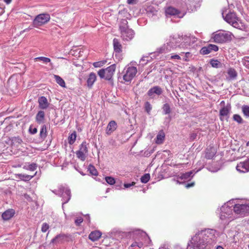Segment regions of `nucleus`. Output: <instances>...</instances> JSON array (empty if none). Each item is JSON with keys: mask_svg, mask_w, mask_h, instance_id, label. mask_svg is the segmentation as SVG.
<instances>
[{"mask_svg": "<svg viewBox=\"0 0 249 249\" xmlns=\"http://www.w3.org/2000/svg\"><path fill=\"white\" fill-rule=\"evenodd\" d=\"M196 38L190 36H171L166 44H163L158 49L160 53H166L175 49L178 48L185 50L188 49L194 43Z\"/></svg>", "mask_w": 249, "mask_h": 249, "instance_id": "1", "label": "nucleus"}, {"mask_svg": "<svg viewBox=\"0 0 249 249\" xmlns=\"http://www.w3.org/2000/svg\"><path fill=\"white\" fill-rule=\"evenodd\" d=\"M215 231L213 229H205L196 233L192 238L189 246L193 249H206L216 242Z\"/></svg>", "mask_w": 249, "mask_h": 249, "instance_id": "2", "label": "nucleus"}, {"mask_svg": "<svg viewBox=\"0 0 249 249\" xmlns=\"http://www.w3.org/2000/svg\"><path fill=\"white\" fill-rule=\"evenodd\" d=\"M233 209L230 207L228 204H225L220 208V219L225 224H228L230 221L233 220L235 217L232 213Z\"/></svg>", "mask_w": 249, "mask_h": 249, "instance_id": "3", "label": "nucleus"}, {"mask_svg": "<svg viewBox=\"0 0 249 249\" xmlns=\"http://www.w3.org/2000/svg\"><path fill=\"white\" fill-rule=\"evenodd\" d=\"M232 36L233 34L229 31H220L213 34L212 38L216 43H224L231 41Z\"/></svg>", "mask_w": 249, "mask_h": 249, "instance_id": "4", "label": "nucleus"}, {"mask_svg": "<svg viewBox=\"0 0 249 249\" xmlns=\"http://www.w3.org/2000/svg\"><path fill=\"white\" fill-rule=\"evenodd\" d=\"M52 192L62 197V207L64 204L68 203L71 198V190L66 185H59L57 190H54Z\"/></svg>", "mask_w": 249, "mask_h": 249, "instance_id": "5", "label": "nucleus"}, {"mask_svg": "<svg viewBox=\"0 0 249 249\" xmlns=\"http://www.w3.org/2000/svg\"><path fill=\"white\" fill-rule=\"evenodd\" d=\"M233 210L235 213L242 216L249 214V201L241 200L234 204Z\"/></svg>", "mask_w": 249, "mask_h": 249, "instance_id": "6", "label": "nucleus"}, {"mask_svg": "<svg viewBox=\"0 0 249 249\" xmlns=\"http://www.w3.org/2000/svg\"><path fill=\"white\" fill-rule=\"evenodd\" d=\"M127 23V21L125 19H122L120 25V30L122 38L128 41L133 37L134 32L132 29L128 28Z\"/></svg>", "mask_w": 249, "mask_h": 249, "instance_id": "7", "label": "nucleus"}, {"mask_svg": "<svg viewBox=\"0 0 249 249\" xmlns=\"http://www.w3.org/2000/svg\"><path fill=\"white\" fill-rule=\"evenodd\" d=\"M51 17L49 14L47 13L40 14L34 18L32 25L34 28H38L47 24L50 20Z\"/></svg>", "mask_w": 249, "mask_h": 249, "instance_id": "8", "label": "nucleus"}, {"mask_svg": "<svg viewBox=\"0 0 249 249\" xmlns=\"http://www.w3.org/2000/svg\"><path fill=\"white\" fill-rule=\"evenodd\" d=\"M116 70V65L112 64L106 69H102L98 71V74L101 78L109 80L113 76Z\"/></svg>", "mask_w": 249, "mask_h": 249, "instance_id": "9", "label": "nucleus"}, {"mask_svg": "<svg viewBox=\"0 0 249 249\" xmlns=\"http://www.w3.org/2000/svg\"><path fill=\"white\" fill-rule=\"evenodd\" d=\"M137 72V69L133 66L126 67L124 71L123 79L125 82H130L136 76Z\"/></svg>", "mask_w": 249, "mask_h": 249, "instance_id": "10", "label": "nucleus"}, {"mask_svg": "<svg viewBox=\"0 0 249 249\" xmlns=\"http://www.w3.org/2000/svg\"><path fill=\"white\" fill-rule=\"evenodd\" d=\"M224 19L228 23L231 24L233 27L236 28H240V26L238 22V18L237 17L235 13H229L224 18Z\"/></svg>", "mask_w": 249, "mask_h": 249, "instance_id": "11", "label": "nucleus"}, {"mask_svg": "<svg viewBox=\"0 0 249 249\" xmlns=\"http://www.w3.org/2000/svg\"><path fill=\"white\" fill-rule=\"evenodd\" d=\"M88 152L87 144L85 142H83L80 145L79 150L76 152L77 157L82 161L86 160Z\"/></svg>", "mask_w": 249, "mask_h": 249, "instance_id": "12", "label": "nucleus"}, {"mask_svg": "<svg viewBox=\"0 0 249 249\" xmlns=\"http://www.w3.org/2000/svg\"><path fill=\"white\" fill-rule=\"evenodd\" d=\"M237 170L240 173H247L249 171V158L243 162H240L236 166Z\"/></svg>", "mask_w": 249, "mask_h": 249, "instance_id": "13", "label": "nucleus"}, {"mask_svg": "<svg viewBox=\"0 0 249 249\" xmlns=\"http://www.w3.org/2000/svg\"><path fill=\"white\" fill-rule=\"evenodd\" d=\"M162 92V89L159 86H155L151 88L147 92V94L151 98H153L155 95H160Z\"/></svg>", "mask_w": 249, "mask_h": 249, "instance_id": "14", "label": "nucleus"}, {"mask_svg": "<svg viewBox=\"0 0 249 249\" xmlns=\"http://www.w3.org/2000/svg\"><path fill=\"white\" fill-rule=\"evenodd\" d=\"M165 12L167 15L173 16L179 18H182L183 17V14H181L177 9L172 7L167 8Z\"/></svg>", "mask_w": 249, "mask_h": 249, "instance_id": "15", "label": "nucleus"}, {"mask_svg": "<svg viewBox=\"0 0 249 249\" xmlns=\"http://www.w3.org/2000/svg\"><path fill=\"white\" fill-rule=\"evenodd\" d=\"M96 79H97V76H96V74L94 72H91L89 74V75L87 78V86L89 88H91L92 86L93 85L94 82L96 81Z\"/></svg>", "mask_w": 249, "mask_h": 249, "instance_id": "16", "label": "nucleus"}, {"mask_svg": "<svg viewBox=\"0 0 249 249\" xmlns=\"http://www.w3.org/2000/svg\"><path fill=\"white\" fill-rule=\"evenodd\" d=\"M39 107L40 108L44 109L49 107V103L46 97L41 96L38 98Z\"/></svg>", "mask_w": 249, "mask_h": 249, "instance_id": "17", "label": "nucleus"}, {"mask_svg": "<svg viewBox=\"0 0 249 249\" xmlns=\"http://www.w3.org/2000/svg\"><path fill=\"white\" fill-rule=\"evenodd\" d=\"M14 214L15 211L13 209H8L2 214L1 216L4 220H8L14 216Z\"/></svg>", "mask_w": 249, "mask_h": 249, "instance_id": "18", "label": "nucleus"}, {"mask_svg": "<svg viewBox=\"0 0 249 249\" xmlns=\"http://www.w3.org/2000/svg\"><path fill=\"white\" fill-rule=\"evenodd\" d=\"M216 150L213 147L207 148L206 150L205 157L208 159H212L215 155Z\"/></svg>", "mask_w": 249, "mask_h": 249, "instance_id": "19", "label": "nucleus"}, {"mask_svg": "<svg viewBox=\"0 0 249 249\" xmlns=\"http://www.w3.org/2000/svg\"><path fill=\"white\" fill-rule=\"evenodd\" d=\"M102 233L98 231H92L89 236V238L92 241H96L98 240L101 236Z\"/></svg>", "mask_w": 249, "mask_h": 249, "instance_id": "20", "label": "nucleus"}, {"mask_svg": "<svg viewBox=\"0 0 249 249\" xmlns=\"http://www.w3.org/2000/svg\"><path fill=\"white\" fill-rule=\"evenodd\" d=\"M117 127V124L114 121H110L107 126V134H110L112 132H113Z\"/></svg>", "mask_w": 249, "mask_h": 249, "instance_id": "21", "label": "nucleus"}, {"mask_svg": "<svg viewBox=\"0 0 249 249\" xmlns=\"http://www.w3.org/2000/svg\"><path fill=\"white\" fill-rule=\"evenodd\" d=\"M165 139V134L163 130H160L158 134L156 140L155 142L158 144H161L163 142Z\"/></svg>", "mask_w": 249, "mask_h": 249, "instance_id": "22", "label": "nucleus"}, {"mask_svg": "<svg viewBox=\"0 0 249 249\" xmlns=\"http://www.w3.org/2000/svg\"><path fill=\"white\" fill-rule=\"evenodd\" d=\"M137 232V234L140 235V238H142V240L143 241L144 243L146 244L149 243L151 240L146 232L140 231H138Z\"/></svg>", "mask_w": 249, "mask_h": 249, "instance_id": "23", "label": "nucleus"}, {"mask_svg": "<svg viewBox=\"0 0 249 249\" xmlns=\"http://www.w3.org/2000/svg\"><path fill=\"white\" fill-rule=\"evenodd\" d=\"M113 44L114 51L116 53H120L122 51V47L118 39L114 38L113 39Z\"/></svg>", "mask_w": 249, "mask_h": 249, "instance_id": "24", "label": "nucleus"}, {"mask_svg": "<svg viewBox=\"0 0 249 249\" xmlns=\"http://www.w3.org/2000/svg\"><path fill=\"white\" fill-rule=\"evenodd\" d=\"M45 118V113L43 111L40 110L37 113L36 119V121L38 124L42 123L44 121Z\"/></svg>", "mask_w": 249, "mask_h": 249, "instance_id": "25", "label": "nucleus"}, {"mask_svg": "<svg viewBox=\"0 0 249 249\" xmlns=\"http://www.w3.org/2000/svg\"><path fill=\"white\" fill-rule=\"evenodd\" d=\"M193 173V171H191L185 173H181L179 175V178L184 180L190 179L191 178L193 177L194 175Z\"/></svg>", "mask_w": 249, "mask_h": 249, "instance_id": "26", "label": "nucleus"}, {"mask_svg": "<svg viewBox=\"0 0 249 249\" xmlns=\"http://www.w3.org/2000/svg\"><path fill=\"white\" fill-rule=\"evenodd\" d=\"M65 238V235L63 234H59L57 235L56 236H55V238H53L52 241L51 243L53 244H58V243H61L63 242L64 239Z\"/></svg>", "mask_w": 249, "mask_h": 249, "instance_id": "27", "label": "nucleus"}, {"mask_svg": "<svg viewBox=\"0 0 249 249\" xmlns=\"http://www.w3.org/2000/svg\"><path fill=\"white\" fill-rule=\"evenodd\" d=\"M16 176L18 179L25 181H28L31 180L34 177V175L30 176L22 174H17Z\"/></svg>", "mask_w": 249, "mask_h": 249, "instance_id": "28", "label": "nucleus"}, {"mask_svg": "<svg viewBox=\"0 0 249 249\" xmlns=\"http://www.w3.org/2000/svg\"><path fill=\"white\" fill-rule=\"evenodd\" d=\"M229 80H233L236 78L237 74L234 69L230 68L227 71Z\"/></svg>", "mask_w": 249, "mask_h": 249, "instance_id": "29", "label": "nucleus"}, {"mask_svg": "<svg viewBox=\"0 0 249 249\" xmlns=\"http://www.w3.org/2000/svg\"><path fill=\"white\" fill-rule=\"evenodd\" d=\"M53 77L56 82L61 87H66L65 82L64 80L59 75H54Z\"/></svg>", "mask_w": 249, "mask_h": 249, "instance_id": "30", "label": "nucleus"}, {"mask_svg": "<svg viewBox=\"0 0 249 249\" xmlns=\"http://www.w3.org/2000/svg\"><path fill=\"white\" fill-rule=\"evenodd\" d=\"M231 109V107L229 106H226L223 107L220 110V115L221 116H226L229 114Z\"/></svg>", "mask_w": 249, "mask_h": 249, "instance_id": "31", "label": "nucleus"}, {"mask_svg": "<svg viewBox=\"0 0 249 249\" xmlns=\"http://www.w3.org/2000/svg\"><path fill=\"white\" fill-rule=\"evenodd\" d=\"M40 137L42 139H45L47 136V128L45 125H43L41 126L40 131Z\"/></svg>", "mask_w": 249, "mask_h": 249, "instance_id": "32", "label": "nucleus"}, {"mask_svg": "<svg viewBox=\"0 0 249 249\" xmlns=\"http://www.w3.org/2000/svg\"><path fill=\"white\" fill-rule=\"evenodd\" d=\"M76 132L74 131L73 133H72L69 136V138H68L69 143L70 144H73L75 142V141L76 140Z\"/></svg>", "mask_w": 249, "mask_h": 249, "instance_id": "33", "label": "nucleus"}, {"mask_svg": "<svg viewBox=\"0 0 249 249\" xmlns=\"http://www.w3.org/2000/svg\"><path fill=\"white\" fill-rule=\"evenodd\" d=\"M12 144L18 147L22 142L19 137H14L12 140Z\"/></svg>", "mask_w": 249, "mask_h": 249, "instance_id": "34", "label": "nucleus"}, {"mask_svg": "<svg viewBox=\"0 0 249 249\" xmlns=\"http://www.w3.org/2000/svg\"><path fill=\"white\" fill-rule=\"evenodd\" d=\"M242 111L244 116L247 118H249V106L244 105L242 107Z\"/></svg>", "mask_w": 249, "mask_h": 249, "instance_id": "35", "label": "nucleus"}, {"mask_svg": "<svg viewBox=\"0 0 249 249\" xmlns=\"http://www.w3.org/2000/svg\"><path fill=\"white\" fill-rule=\"evenodd\" d=\"M163 112L164 114H169L171 112V108L168 104H164L162 107Z\"/></svg>", "mask_w": 249, "mask_h": 249, "instance_id": "36", "label": "nucleus"}, {"mask_svg": "<svg viewBox=\"0 0 249 249\" xmlns=\"http://www.w3.org/2000/svg\"><path fill=\"white\" fill-rule=\"evenodd\" d=\"M88 170L89 171L90 173L94 176H97L98 175V172L97 170L95 169L94 166L90 164L88 167Z\"/></svg>", "mask_w": 249, "mask_h": 249, "instance_id": "37", "label": "nucleus"}, {"mask_svg": "<svg viewBox=\"0 0 249 249\" xmlns=\"http://www.w3.org/2000/svg\"><path fill=\"white\" fill-rule=\"evenodd\" d=\"M105 180L108 184L111 185H114L116 183L115 178L112 177H106Z\"/></svg>", "mask_w": 249, "mask_h": 249, "instance_id": "38", "label": "nucleus"}, {"mask_svg": "<svg viewBox=\"0 0 249 249\" xmlns=\"http://www.w3.org/2000/svg\"><path fill=\"white\" fill-rule=\"evenodd\" d=\"M150 179V175L149 174H145L142 176L141 178V181L142 183H146Z\"/></svg>", "mask_w": 249, "mask_h": 249, "instance_id": "39", "label": "nucleus"}, {"mask_svg": "<svg viewBox=\"0 0 249 249\" xmlns=\"http://www.w3.org/2000/svg\"><path fill=\"white\" fill-rule=\"evenodd\" d=\"M210 64L213 68H218L221 65V63L217 60L212 59L210 61Z\"/></svg>", "mask_w": 249, "mask_h": 249, "instance_id": "40", "label": "nucleus"}, {"mask_svg": "<svg viewBox=\"0 0 249 249\" xmlns=\"http://www.w3.org/2000/svg\"><path fill=\"white\" fill-rule=\"evenodd\" d=\"M106 62V60H102L93 63V65L95 68H99L104 65Z\"/></svg>", "mask_w": 249, "mask_h": 249, "instance_id": "41", "label": "nucleus"}, {"mask_svg": "<svg viewBox=\"0 0 249 249\" xmlns=\"http://www.w3.org/2000/svg\"><path fill=\"white\" fill-rule=\"evenodd\" d=\"M144 108L145 110L146 111V112L150 114V111L152 109V106L149 102H146L144 104Z\"/></svg>", "mask_w": 249, "mask_h": 249, "instance_id": "42", "label": "nucleus"}, {"mask_svg": "<svg viewBox=\"0 0 249 249\" xmlns=\"http://www.w3.org/2000/svg\"><path fill=\"white\" fill-rule=\"evenodd\" d=\"M211 53L209 46L204 47L200 50V53L203 54H208Z\"/></svg>", "mask_w": 249, "mask_h": 249, "instance_id": "43", "label": "nucleus"}, {"mask_svg": "<svg viewBox=\"0 0 249 249\" xmlns=\"http://www.w3.org/2000/svg\"><path fill=\"white\" fill-rule=\"evenodd\" d=\"M234 121L237 122L239 124L243 123V119L238 114H234L233 116Z\"/></svg>", "mask_w": 249, "mask_h": 249, "instance_id": "44", "label": "nucleus"}, {"mask_svg": "<svg viewBox=\"0 0 249 249\" xmlns=\"http://www.w3.org/2000/svg\"><path fill=\"white\" fill-rule=\"evenodd\" d=\"M36 60H39L43 61L44 63H47L51 62V59L49 58L40 56L36 57L35 59Z\"/></svg>", "mask_w": 249, "mask_h": 249, "instance_id": "45", "label": "nucleus"}, {"mask_svg": "<svg viewBox=\"0 0 249 249\" xmlns=\"http://www.w3.org/2000/svg\"><path fill=\"white\" fill-rule=\"evenodd\" d=\"M49 225L46 223H43L41 226V231L46 232L49 229Z\"/></svg>", "mask_w": 249, "mask_h": 249, "instance_id": "46", "label": "nucleus"}, {"mask_svg": "<svg viewBox=\"0 0 249 249\" xmlns=\"http://www.w3.org/2000/svg\"><path fill=\"white\" fill-rule=\"evenodd\" d=\"M36 167H37L36 164V163H33L32 164H29L28 166L27 169L33 171H35L36 169Z\"/></svg>", "mask_w": 249, "mask_h": 249, "instance_id": "47", "label": "nucleus"}, {"mask_svg": "<svg viewBox=\"0 0 249 249\" xmlns=\"http://www.w3.org/2000/svg\"><path fill=\"white\" fill-rule=\"evenodd\" d=\"M148 57H143L140 61V63L142 65L146 64L148 61Z\"/></svg>", "mask_w": 249, "mask_h": 249, "instance_id": "48", "label": "nucleus"}, {"mask_svg": "<svg viewBox=\"0 0 249 249\" xmlns=\"http://www.w3.org/2000/svg\"><path fill=\"white\" fill-rule=\"evenodd\" d=\"M29 132L32 134H35L37 133V130L36 127H34L33 126L31 125L29 127Z\"/></svg>", "mask_w": 249, "mask_h": 249, "instance_id": "49", "label": "nucleus"}, {"mask_svg": "<svg viewBox=\"0 0 249 249\" xmlns=\"http://www.w3.org/2000/svg\"><path fill=\"white\" fill-rule=\"evenodd\" d=\"M208 46H209L211 52L213 51L215 52V51H218V47L216 45H213V44H209L208 45Z\"/></svg>", "mask_w": 249, "mask_h": 249, "instance_id": "50", "label": "nucleus"}, {"mask_svg": "<svg viewBox=\"0 0 249 249\" xmlns=\"http://www.w3.org/2000/svg\"><path fill=\"white\" fill-rule=\"evenodd\" d=\"M116 184H115V189H117V190H121L122 189H123L122 188V181H120L119 182H116Z\"/></svg>", "mask_w": 249, "mask_h": 249, "instance_id": "51", "label": "nucleus"}, {"mask_svg": "<svg viewBox=\"0 0 249 249\" xmlns=\"http://www.w3.org/2000/svg\"><path fill=\"white\" fill-rule=\"evenodd\" d=\"M83 221V219L82 217H78L77 218H76L75 220V224L77 225V226H79Z\"/></svg>", "mask_w": 249, "mask_h": 249, "instance_id": "52", "label": "nucleus"}, {"mask_svg": "<svg viewBox=\"0 0 249 249\" xmlns=\"http://www.w3.org/2000/svg\"><path fill=\"white\" fill-rule=\"evenodd\" d=\"M170 59L180 60L181 59V57L178 54H172L170 56Z\"/></svg>", "mask_w": 249, "mask_h": 249, "instance_id": "53", "label": "nucleus"}, {"mask_svg": "<svg viewBox=\"0 0 249 249\" xmlns=\"http://www.w3.org/2000/svg\"><path fill=\"white\" fill-rule=\"evenodd\" d=\"M191 53L189 52H186L185 53L184 57L183 58V60L185 61H188V58L190 56Z\"/></svg>", "mask_w": 249, "mask_h": 249, "instance_id": "54", "label": "nucleus"}, {"mask_svg": "<svg viewBox=\"0 0 249 249\" xmlns=\"http://www.w3.org/2000/svg\"><path fill=\"white\" fill-rule=\"evenodd\" d=\"M135 184V182H132L131 183H124V186L125 188H129V187H131L132 186H134Z\"/></svg>", "mask_w": 249, "mask_h": 249, "instance_id": "55", "label": "nucleus"}, {"mask_svg": "<svg viewBox=\"0 0 249 249\" xmlns=\"http://www.w3.org/2000/svg\"><path fill=\"white\" fill-rule=\"evenodd\" d=\"M127 2L129 4H134L137 2V0H127Z\"/></svg>", "mask_w": 249, "mask_h": 249, "instance_id": "56", "label": "nucleus"}, {"mask_svg": "<svg viewBox=\"0 0 249 249\" xmlns=\"http://www.w3.org/2000/svg\"><path fill=\"white\" fill-rule=\"evenodd\" d=\"M143 245V243L142 242V241L138 242L137 247H139V248H142Z\"/></svg>", "mask_w": 249, "mask_h": 249, "instance_id": "57", "label": "nucleus"}, {"mask_svg": "<svg viewBox=\"0 0 249 249\" xmlns=\"http://www.w3.org/2000/svg\"><path fill=\"white\" fill-rule=\"evenodd\" d=\"M194 185V183L193 182V183H188L186 185L185 187L187 188H188L189 187H192Z\"/></svg>", "mask_w": 249, "mask_h": 249, "instance_id": "58", "label": "nucleus"}, {"mask_svg": "<svg viewBox=\"0 0 249 249\" xmlns=\"http://www.w3.org/2000/svg\"><path fill=\"white\" fill-rule=\"evenodd\" d=\"M137 245H138V242L135 241L131 244V247H137Z\"/></svg>", "mask_w": 249, "mask_h": 249, "instance_id": "59", "label": "nucleus"}, {"mask_svg": "<svg viewBox=\"0 0 249 249\" xmlns=\"http://www.w3.org/2000/svg\"><path fill=\"white\" fill-rule=\"evenodd\" d=\"M3 1L7 4H10L12 0H3Z\"/></svg>", "mask_w": 249, "mask_h": 249, "instance_id": "60", "label": "nucleus"}, {"mask_svg": "<svg viewBox=\"0 0 249 249\" xmlns=\"http://www.w3.org/2000/svg\"><path fill=\"white\" fill-rule=\"evenodd\" d=\"M159 249H167V248H166L165 246H163L160 247Z\"/></svg>", "mask_w": 249, "mask_h": 249, "instance_id": "61", "label": "nucleus"}, {"mask_svg": "<svg viewBox=\"0 0 249 249\" xmlns=\"http://www.w3.org/2000/svg\"><path fill=\"white\" fill-rule=\"evenodd\" d=\"M216 249H224L222 246H218Z\"/></svg>", "mask_w": 249, "mask_h": 249, "instance_id": "62", "label": "nucleus"}, {"mask_svg": "<svg viewBox=\"0 0 249 249\" xmlns=\"http://www.w3.org/2000/svg\"><path fill=\"white\" fill-rule=\"evenodd\" d=\"M246 145L248 146H249V141L247 143Z\"/></svg>", "mask_w": 249, "mask_h": 249, "instance_id": "63", "label": "nucleus"}, {"mask_svg": "<svg viewBox=\"0 0 249 249\" xmlns=\"http://www.w3.org/2000/svg\"><path fill=\"white\" fill-rule=\"evenodd\" d=\"M87 218H88V221H89V216H88Z\"/></svg>", "mask_w": 249, "mask_h": 249, "instance_id": "64", "label": "nucleus"}]
</instances>
